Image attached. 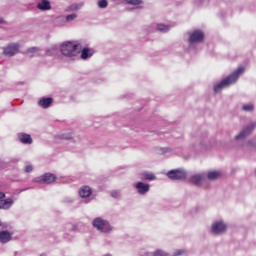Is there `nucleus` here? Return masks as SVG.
Returning a JSON list of instances; mask_svg holds the SVG:
<instances>
[{
  "instance_id": "obj_1",
  "label": "nucleus",
  "mask_w": 256,
  "mask_h": 256,
  "mask_svg": "<svg viewBox=\"0 0 256 256\" xmlns=\"http://www.w3.org/2000/svg\"><path fill=\"white\" fill-rule=\"evenodd\" d=\"M243 73H245V67H239L232 74L222 79L219 83L214 84V93H219L220 91H223V89H227V87L235 85Z\"/></svg>"
},
{
  "instance_id": "obj_2",
  "label": "nucleus",
  "mask_w": 256,
  "mask_h": 256,
  "mask_svg": "<svg viewBox=\"0 0 256 256\" xmlns=\"http://www.w3.org/2000/svg\"><path fill=\"white\" fill-rule=\"evenodd\" d=\"M81 49L79 41H67L60 46V51L64 57H77L81 53Z\"/></svg>"
},
{
  "instance_id": "obj_3",
  "label": "nucleus",
  "mask_w": 256,
  "mask_h": 256,
  "mask_svg": "<svg viewBox=\"0 0 256 256\" xmlns=\"http://www.w3.org/2000/svg\"><path fill=\"white\" fill-rule=\"evenodd\" d=\"M94 229L100 231V233H111L113 231V226L109 223V220H105L101 217H97L92 221Z\"/></svg>"
},
{
  "instance_id": "obj_4",
  "label": "nucleus",
  "mask_w": 256,
  "mask_h": 256,
  "mask_svg": "<svg viewBox=\"0 0 256 256\" xmlns=\"http://www.w3.org/2000/svg\"><path fill=\"white\" fill-rule=\"evenodd\" d=\"M167 177L172 181H181L187 178V172L183 169L171 170L167 173Z\"/></svg>"
},
{
  "instance_id": "obj_5",
  "label": "nucleus",
  "mask_w": 256,
  "mask_h": 256,
  "mask_svg": "<svg viewBox=\"0 0 256 256\" xmlns=\"http://www.w3.org/2000/svg\"><path fill=\"white\" fill-rule=\"evenodd\" d=\"M227 231V224L223 221H216L212 224L210 233L212 235H223Z\"/></svg>"
},
{
  "instance_id": "obj_6",
  "label": "nucleus",
  "mask_w": 256,
  "mask_h": 256,
  "mask_svg": "<svg viewBox=\"0 0 256 256\" xmlns=\"http://www.w3.org/2000/svg\"><path fill=\"white\" fill-rule=\"evenodd\" d=\"M255 127H256L255 122L248 124L246 127L243 128V130L238 135L235 136V140L239 141V140L245 139L246 137H249V135H251V133L255 131Z\"/></svg>"
},
{
  "instance_id": "obj_7",
  "label": "nucleus",
  "mask_w": 256,
  "mask_h": 256,
  "mask_svg": "<svg viewBox=\"0 0 256 256\" xmlns=\"http://www.w3.org/2000/svg\"><path fill=\"white\" fill-rule=\"evenodd\" d=\"M20 49L19 43H10L3 48V54L6 57H15L18 54Z\"/></svg>"
},
{
  "instance_id": "obj_8",
  "label": "nucleus",
  "mask_w": 256,
  "mask_h": 256,
  "mask_svg": "<svg viewBox=\"0 0 256 256\" xmlns=\"http://www.w3.org/2000/svg\"><path fill=\"white\" fill-rule=\"evenodd\" d=\"M205 41V32L202 30H193V49H197V44Z\"/></svg>"
},
{
  "instance_id": "obj_9",
  "label": "nucleus",
  "mask_w": 256,
  "mask_h": 256,
  "mask_svg": "<svg viewBox=\"0 0 256 256\" xmlns=\"http://www.w3.org/2000/svg\"><path fill=\"white\" fill-rule=\"evenodd\" d=\"M171 27H175V25L154 24L150 26L149 31H160V33H167L171 30Z\"/></svg>"
},
{
  "instance_id": "obj_10",
  "label": "nucleus",
  "mask_w": 256,
  "mask_h": 256,
  "mask_svg": "<svg viewBox=\"0 0 256 256\" xmlns=\"http://www.w3.org/2000/svg\"><path fill=\"white\" fill-rule=\"evenodd\" d=\"M134 187L139 195H146V193H149V184H145L144 182H137Z\"/></svg>"
},
{
  "instance_id": "obj_11",
  "label": "nucleus",
  "mask_w": 256,
  "mask_h": 256,
  "mask_svg": "<svg viewBox=\"0 0 256 256\" xmlns=\"http://www.w3.org/2000/svg\"><path fill=\"white\" fill-rule=\"evenodd\" d=\"M40 52L41 48L34 46L26 49L24 52H22V55H29V57L32 59V57H35V55L38 57L41 56Z\"/></svg>"
},
{
  "instance_id": "obj_12",
  "label": "nucleus",
  "mask_w": 256,
  "mask_h": 256,
  "mask_svg": "<svg viewBox=\"0 0 256 256\" xmlns=\"http://www.w3.org/2000/svg\"><path fill=\"white\" fill-rule=\"evenodd\" d=\"M56 177L51 174V173H46L44 174L41 178H38L37 181H39L40 183H46V184H51L55 181Z\"/></svg>"
},
{
  "instance_id": "obj_13",
  "label": "nucleus",
  "mask_w": 256,
  "mask_h": 256,
  "mask_svg": "<svg viewBox=\"0 0 256 256\" xmlns=\"http://www.w3.org/2000/svg\"><path fill=\"white\" fill-rule=\"evenodd\" d=\"M36 7L39 9V11H50L51 2L49 0H41L37 3Z\"/></svg>"
},
{
  "instance_id": "obj_14",
  "label": "nucleus",
  "mask_w": 256,
  "mask_h": 256,
  "mask_svg": "<svg viewBox=\"0 0 256 256\" xmlns=\"http://www.w3.org/2000/svg\"><path fill=\"white\" fill-rule=\"evenodd\" d=\"M91 193H93V191L89 186H82L79 190V195L80 197H82V199H87V197H91Z\"/></svg>"
},
{
  "instance_id": "obj_15",
  "label": "nucleus",
  "mask_w": 256,
  "mask_h": 256,
  "mask_svg": "<svg viewBox=\"0 0 256 256\" xmlns=\"http://www.w3.org/2000/svg\"><path fill=\"white\" fill-rule=\"evenodd\" d=\"M13 203L14 201L11 198L0 200V209H11V207H13Z\"/></svg>"
},
{
  "instance_id": "obj_16",
  "label": "nucleus",
  "mask_w": 256,
  "mask_h": 256,
  "mask_svg": "<svg viewBox=\"0 0 256 256\" xmlns=\"http://www.w3.org/2000/svg\"><path fill=\"white\" fill-rule=\"evenodd\" d=\"M18 137H19L21 143H24L26 145H31L33 143V139H31V135H29V134L20 133V134H18Z\"/></svg>"
},
{
  "instance_id": "obj_17",
  "label": "nucleus",
  "mask_w": 256,
  "mask_h": 256,
  "mask_svg": "<svg viewBox=\"0 0 256 256\" xmlns=\"http://www.w3.org/2000/svg\"><path fill=\"white\" fill-rule=\"evenodd\" d=\"M13 238L9 231H0V243H9V241Z\"/></svg>"
},
{
  "instance_id": "obj_18",
  "label": "nucleus",
  "mask_w": 256,
  "mask_h": 256,
  "mask_svg": "<svg viewBox=\"0 0 256 256\" xmlns=\"http://www.w3.org/2000/svg\"><path fill=\"white\" fill-rule=\"evenodd\" d=\"M51 103H53V98H42L39 100L38 105L43 109H47L48 107H51Z\"/></svg>"
},
{
  "instance_id": "obj_19",
  "label": "nucleus",
  "mask_w": 256,
  "mask_h": 256,
  "mask_svg": "<svg viewBox=\"0 0 256 256\" xmlns=\"http://www.w3.org/2000/svg\"><path fill=\"white\" fill-rule=\"evenodd\" d=\"M184 41L188 44V49L193 47V31H188L184 35Z\"/></svg>"
},
{
  "instance_id": "obj_20",
  "label": "nucleus",
  "mask_w": 256,
  "mask_h": 256,
  "mask_svg": "<svg viewBox=\"0 0 256 256\" xmlns=\"http://www.w3.org/2000/svg\"><path fill=\"white\" fill-rule=\"evenodd\" d=\"M140 177L143 181H155V179H156L155 174H153L151 172H143L140 175Z\"/></svg>"
},
{
  "instance_id": "obj_21",
  "label": "nucleus",
  "mask_w": 256,
  "mask_h": 256,
  "mask_svg": "<svg viewBox=\"0 0 256 256\" xmlns=\"http://www.w3.org/2000/svg\"><path fill=\"white\" fill-rule=\"evenodd\" d=\"M203 183H205V178H203V176L199 175V174H195L193 176V185H203Z\"/></svg>"
},
{
  "instance_id": "obj_22",
  "label": "nucleus",
  "mask_w": 256,
  "mask_h": 256,
  "mask_svg": "<svg viewBox=\"0 0 256 256\" xmlns=\"http://www.w3.org/2000/svg\"><path fill=\"white\" fill-rule=\"evenodd\" d=\"M89 57H93V50L89 48H83L81 53V59H89Z\"/></svg>"
},
{
  "instance_id": "obj_23",
  "label": "nucleus",
  "mask_w": 256,
  "mask_h": 256,
  "mask_svg": "<svg viewBox=\"0 0 256 256\" xmlns=\"http://www.w3.org/2000/svg\"><path fill=\"white\" fill-rule=\"evenodd\" d=\"M219 177H221V172H219V171H211V172H208V174H207V178L210 181H215V180L219 179Z\"/></svg>"
},
{
  "instance_id": "obj_24",
  "label": "nucleus",
  "mask_w": 256,
  "mask_h": 256,
  "mask_svg": "<svg viewBox=\"0 0 256 256\" xmlns=\"http://www.w3.org/2000/svg\"><path fill=\"white\" fill-rule=\"evenodd\" d=\"M57 53H59V47L55 45L46 50V55H48V57H53L54 55H57Z\"/></svg>"
},
{
  "instance_id": "obj_25",
  "label": "nucleus",
  "mask_w": 256,
  "mask_h": 256,
  "mask_svg": "<svg viewBox=\"0 0 256 256\" xmlns=\"http://www.w3.org/2000/svg\"><path fill=\"white\" fill-rule=\"evenodd\" d=\"M108 5H109V3L107 2V0H99L98 1V7H100V9H105Z\"/></svg>"
},
{
  "instance_id": "obj_26",
  "label": "nucleus",
  "mask_w": 256,
  "mask_h": 256,
  "mask_svg": "<svg viewBox=\"0 0 256 256\" xmlns=\"http://www.w3.org/2000/svg\"><path fill=\"white\" fill-rule=\"evenodd\" d=\"M243 111H253L255 109V106L253 104H244L242 106Z\"/></svg>"
},
{
  "instance_id": "obj_27",
  "label": "nucleus",
  "mask_w": 256,
  "mask_h": 256,
  "mask_svg": "<svg viewBox=\"0 0 256 256\" xmlns=\"http://www.w3.org/2000/svg\"><path fill=\"white\" fill-rule=\"evenodd\" d=\"M153 256H169L167 252H164L163 250H157L153 253Z\"/></svg>"
},
{
  "instance_id": "obj_28",
  "label": "nucleus",
  "mask_w": 256,
  "mask_h": 256,
  "mask_svg": "<svg viewBox=\"0 0 256 256\" xmlns=\"http://www.w3.org/2000/svg\"><path fill=\"white\" fill-rule=\"evenodd\" d=\"M129 5H141L142 0H125Z\"/></svg>"
},
{
  "instance_id": "obj_29",
  "label": "nucleus",
  "mask_w": 256,
  "mask_h": 256,
  "mask_svg": "<svg viewBox=\"0 0 256 256\" xmlns=\"http://www.w3.org/2000/svg\"><path fill=\"white\" fill-rule=\"evenodd\" d=\"M79 9H81V5L79 4H72L69 6L70 11H79Z\"/></svg>"
},
{
  "instance_id": "obj_30",
  "label": "nucleus",
  "mask_w": 256,
  "mask_h": 256,
  "mask_svg": "<svg viewBox=\"0 0 256 256\" xmlns=\"http://www.w3.org/2000/svg\"><path fill=\"white\" fill-rule=\"evenodd\" d=\"M77 17V14L73 13L66 16V21H75V18Z\"/></svg>"
},
{
  "instance_id": "obj_31",
  "label": "nucleus",
  "mask_w": 256,
  "mask_h": 256,
  "mask_svg": "<svg viewBox=\"0 0 256 256\" xmlns=\"http://www.w3.org/2000/svg\"><path fill=\"white\" fill-rule=\"evenodd\" d=\"M111 196L114 197V199H117V198L121 197V192L113 191V192H111Z\"/></svg>"
},
{
  "instance_id": "obj_32",
  "label": "nucleus",
  "mask_w": 256,
  "mask_h": 256,
  "mask_svg": "<svg viewBox=\"0 0 256 256\" xmlns=\"http://www.w3.org/2000/svg\"><path fill=\"white\" fill-rule=\"evenodd\" d=\"M33 171V165L28 164L25 166V173H31Z\"/></svg>"
},
{
  "instance_id": "obj_33",
  "label": "nucleus",
  "mask_w": 256,
  "mask_h": 256,
  "mask_svg": "<svg viewBox=\"0 0 256 256\" xmlns=\"http://www.w3.org/2000/svg\"><path fill=\"white\" fill-rule=\"evenodd\" d=\"M71 138H72L71 135H65V134L62 135V139H66L67 141H69V139Z\"/></svg>"
},
{
  "instance_id": "obj_34",
  "label": "nucleus",
  "mask_w": 256,
  "mask_h": 256,
  "mask_svg": "<svg viewBox=\"0 0 256 256\" xmlns=\"http://www.w3.org/2000/svg\"><path fill=\"white\" fill-rule=\"evenodd\" d=\"M5 24H6V22L3 19H0V27L4 28L3 25H5Z\"/></svg>"
},
{
  "instance_id": "obj_35",
  "label": "nucleus",
  "mask_w": 256,
  "mask_h": 256,
  "mask_svg": "<svg viewBox=\"0 0 256 256\" xmlns=\"http://www.w3.org/2000/svg\"><path fill=\"white\" fill-rule=\"evenodd\" d=\"M3 199H5V193L0 192V200H3Z\"/></svg>"
},
{
  "instance_id": "obj_36",
  "label": "nucleus",
  "mask_w": 256,
  "mask_h": 256,
  "mask_svg": "<svg viewBox=\"0 0 256 256\" xmlns=\"http://www.w3.org/2000/svg\"><path fill=\"white\" fill-rule=\"evenodd\" d=\"M195 3H203V0H195Z\"/></svg>"
},
{
  "instance_id": "obj_37",
  "label": "nucleus",
  "mask_w": 256,
  "mask_h": 256,
  "mask_svg": "<svg viewBox=\"0 0 256 256\" xmlns=\"http://www.w3.org/2000/svg\"><path fill=\"white\" fill-rule=\"evenodd\" d=\"M89 201H91V200H87L86 203H89Z\"/></svg>"
}]
</instances>
